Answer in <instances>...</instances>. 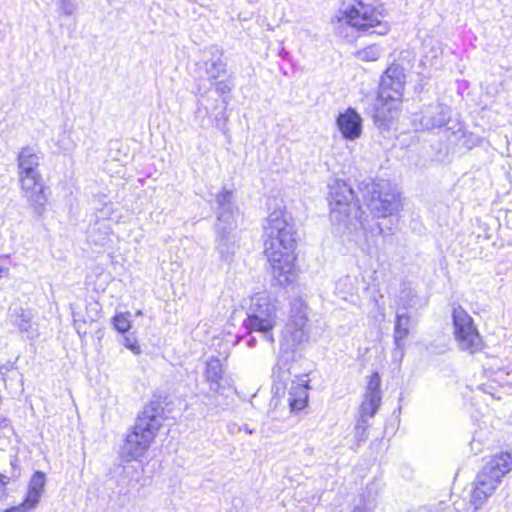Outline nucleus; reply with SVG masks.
Wrapping results in <instances>:
<instances>
[{
	"instance_id": "obj_1",
	"label": "nucleus",
	"mask_w": 512,
	"mask_h": 512,
	"mask_svg": "<svg viewBox=\"0 0 512 512\" xmlns=\"http://www.w3.org/2000/svg\"><path fill=\"white\" fill-rule=\"evenodd\" d=\"M296 246L297 231L292 216L285 208H276L270 212L264 225V253L280 284L290 281Z\"/></svg>"
},
{
	"instance_id": "obj_2",
	"label": "nucleus",
	"mask_w": 512,
	"mask_h": 512,
	"mask_svg": "<svg viewBox=\"0 0 512 512\" xmlns=\"http://www.w3.org/2000/svg\"><path fill=\"white\" fill-rule=\"evenodd\" d=\"M405 79L404 68L393 63L382 75L377 95L367 97L366 112L379 128H388L397 116Z\"/></svg>"
},
{
	"instance_id": "obj_3",
	"label": "nucleus",
	"mask_w": 512,
	"mask_h": 512,
	"mask_svg": "<svg viewBox=\"0 0 512 512\" xmlns=\"http://www.w3.org/2000/svg\"><path fill=\"white\" fill-rule=\"evenodd\" d=\"M297 303L299 307H296V304H294L291 309L283 339L280 342V355L272 368L273 389H275L277 394L284 393L288 383L292 381L290 364L294 358L295 347L308 338L306 330L308 321L307 306L300 300Z\"/></svg>"
},
{
	"instance_id": "obj_4",
	"label": "nucleus",
	"mask_w": 512,
	"mask_h": 512,
	"mask_svg": "<svg viewBox=\"0 0 512 512\" xmlns=\"http://www.w3.org/2000/svg\"><path fill=\"white\" fill-rule=\"evenodd\" d=\"M160 401H150L137 417L135 425L120 447L119 457L124 462L139 461L149 449L164 420Z\"/></svg>"
},
{
	"instance_id": "obj_5",
	"label": "nucleus",
	"mask_w": 512,
	"mask_h": 512,
	"mask_svg": "<svg viewBox=\"0 0 512 512\" xmlns=\"http://www.w3.org/2000/svg\"><path fill=\"white\" fill-rule=\"evenodd\" d=\"M328 201L330 220L334 225L349 231L363 228V212L353 189L345 181L336 179L329 184Z\"/></svg>"
},
{
	"instance_id": "obj_6",
	"label": "nucleus",
	"mask_w": 512,
	"mask_h": 512,
	"mask_svg": "<svg viewBox=\"0 0 512 512\" xmlns=\"http://www.w3.org/2000/svg\"><path fill=\"white\" fill-rule=\"evenodd\" d=\"M512 469V454L501 452L491 456L479 471L471 493V506L480 509L490 497L502 478Z\"/></svg>"
},
{
	"instance_id": "obj_7",
	"label": "nucleus",
	"mask_w": 512,
	"mask_h": 512,
	"mask_svg": "<svg viewBox=\"0 0 512 512\" xmlns=\"http://www.w3.org/2000/svg\"><path fill=\"white\" fill-rule=\"evenodd\" d=\"M346 8L339 21L364 34L385 35L388 24L383 22L378 12V0H346Z\"/></svg>"
},
{
	"instance_id": "obj_8",
	"label": "nucleus",
	"mask_w": 512,
	"mask_h": 512,
	"mask_svg": "<svg viewBox=\"0 0 512 512\" xmlns=\"http://www.w3.org/2000/svg\"><path fill=\"white\" fill-rule=\"evenodd\" d=\"M277 324L276 306L266 293H257L250 298L243 326L247 334L258 332L263 340L274 346L273 329Z\"/></svg>"
},
{
	"instance_id": "obj_9",
	"label": "nucleus",
	"mask_w": 512,
	"mask_h": 512,
	"mask_svg": "<svg viewBox=\"0 0 512 512\" xmlns=\"http://www.w3.org/2000/svg\"><path fill=\"white\" fill-rule=\"evenodd\" d=\"M363 201L375 217H387L400 206V194L388 180L363 181L359 186Z\"/></svg>"
},
{
	"instance_id": "obj_10",
	"label": "nucleus",
	"mask_w": 512,
	"mask_h": 512,
	"mask_svg": "<svg viewBox=\"0 0 512 512\" xmlns=\"http://www.w3.org/2000/svg\"><path fill=\"white\" fill-rule=\"evenodd\" d=\"M452 320L454 336L459 349L471 354L479 351L482 347V339L473 318L458 305L453 307Z\"/></svg>"
},
{
	"instance_id": "obj_11",
	"label": "nucleus",
	"mask_w": 512,
	"mask_h": 512,
	"mask_svg": "<svg viewBox=\"0 0 512 512\" xmlns=\"http://www.w3.org/2000/svg\"><path fill=\"white\" fill-rule=\"evenodd\" d=\"M450 118V106L435 102L424 105L420 113L415 115L413 123L417 129L432 131L444 127Z\"/></svg>"
},
{
	"instance_id": "obj_12",
	"label": "nucleus",
	"mask_w": 512,
	"mask_h": 512,
	"mask_svg": "<svg viewBox=\"0 0 512 512\" xmlns=\"http://www.w3.org/2000/svg\"><path fill=\"white\" fill-rule=\"evenodd\" d=\"M210 205L216 215L215 226L229 225L230 227H237L239 208L235 203L233 191L223 188L215 194L214 199L210 201Z\"/></svg>"
},
{
	"instance_id": "obj_13",
	"label": "nucleus",
	"mask_w": 512,
	"mask_h": 512,
	"mask_svg": "<svg viewBox=\"0 0 512 512\" xmlns=\"http://www.w3.org/2000/svg\"><path fill=\"white\" fill-rule=\"evenodd\" d=\"M236 228L229 225L215 226V250L223 262L230 263L239 248V237Z\"/></svg>"
},
{
	"instance_id": "obj_14",
	"label": "nucleus",
	"mask_w": 512,
	"mask_h": 512,
	"mask_svg": "<svg viewBox=\"0 0 512 512\" xmlns=\"http://www.w3.org/2000/svg\"><path fill=\"white\" fill-rule=\"evenodd\" d=\"M19 179L22 190L30 204L34 207V211L41 215L44 211L46 197L40 173H33L32 175L19 174Z\"/></svg>"
},
{
	"instance_id": "obj_15",
	"label": "nucleus",
	"mask_w": 512,
	"mask_h": 512,
	"mask_svg": "<svg viewBox=\"0 0 512 512\" xmlns=\"http://www.w3.org/2000/svg\"><path fill=\"white\" fill-rule=\"evenodd\" d=\"M336 126L343 139L355 141L363 132V119L353 107H348L336 117Z\"/></svg>"
},
{
	"instance_id": "obj_16",
	"label": "nucleus",
	"mask_w": 512,
	"mask_h": 512,
	"mask_svg": "<svg viewBox=\"0 0 512 512\" xmlns=\"http://www.w3.org/2000/svg\"><path fill=\"white\" fill-rule=\"evenodd\" d=\"M203 374L209 385V390L213 393L221 394L230 385L229 378L226 376L223 364L218 357L212 356L206 360Z\"/></svg>"
},
{
	"instance_id": "obj_17",
	"label": "nucleus",
	"mask_w": 512,
	"mask_h": 512,
	"mask_svg": "<svg viewBox=\"0 0 512 512\" xmlns=\"http://www.w3.org/2000/svg\"><path fill=\"white\" fill-rule=\"evenodd\" d=\"M381 400V377L378 372H374L369 378L364 399L360 406L361 411L374 416L380 407Z\"/></svg>"
},
{
	"instance_id": "obj_18",
	"label": "nucleus",
	"mask_w": 512,
	"mask_h": 512,
	"mask_svg": "<svg viewBox=\"0 0 512 512\" xmlns=\"http://www.w3.org/2000/svg\"><path fill=\"white\" fill-rule=\"evenodd\" d=\"M112 228L106 218L97 219L87 231V241L96 247H106L111 242Z\"/></svg>"
},
{
	"instance_id": "obj_19",
	"label": "nucleus",
	"mask_w": 512,
	"mask_h": 512,
	"mask_svg": "<svg viewBox=\"0 0 512 512\" xmlns=\"http://www.w3.org/2000/svg\"><path fill=\"white\" fill-rule=\"evenodd\" d=\"M17 162L19 174L32 175L33 173H39L40 156L32 146H25L20 150Z\"/></svg>"
},
{
	"instance_id": "obj_20",
	"label": "nucleus",
	"mask_w": 512,
	"mask_h": 512,
	"mask_svg": "<svg viewBox=\"0 0 512 512\" xmlns=\"http://www.w3.org/2000/svg\"><path fill=\"white\" fill-rule=\"evenodd\" d=\"M288 391V403L292 412L304 409L308 403V385L306 381H291Z\"/></svg>"
},
{
	"instance_id": "obj_21",
	"label": "nucleus",
	"mask_w": 512,
	"mask_h": 512,
	"mask_svg": "<svg viewBox=\"0 0 512 512\" xmlns=\"http://www.w3.org/2000/svg\"><path fill=\"white\" fill-rule=\"evenodd\" d=\"M411 325V317L407 312H396L395 325H394V344L396 349L403 351L405 347V340L409 336Z\"/></svg>"
},
{
	"instance_id": "obj_22",
	"label": "nucleus",
	"mask_w": 512,
	"mask_h": 512,
	"mask_svg": "<svg viewBox=\"0 0 512 512\" xmlns=\"http://www.w3.org/2000/svg\"><path fill=\"white\" fill-rule=\"evenodd\" d=\"M46 480L44 472L35 471L29 480L25 498L38 506L45 491Z\"/></svg>"
},
{
	"instance_id": "obj_23",
	"label": "nucleus",
	"mask_w": 512,
	"mask_h": 512,
	"mask_svg": "<svg viewBox=\"0 0 512 512\" xmlns=\"http://www.w3.org/2000/svg\"><path fill=\"white\" fill-rule=\"evenodd\" d=\"M12 322L20 332L29 333L32 327V314L23 308L15 309L12 314Z\"/></svg>"
},
{
	"instance_id": "obj_24",
	"label": "nucleus",
	"mask_w": 512,
	"mask_h": 512,
	"mask_svg": "<svg viewBox=\"0 0 512 512\" xmlns=\"http://www.w3.org/2000/svg\"><path fill=\"white\" fill-rule=\"evenodd\" d=\"M205 73L210 80H215L226 72V63L218 57L216 59L206 60L203 63Z\"/></svg>"
},
{
	"instance_id": "obj_25",
	"label": "nucleus",
	"mask_w": 512,
	"mask_h": 512,
	"mask_svg": "<svg viewBox=\"0 0 512 512\" xmlns=\"http://www.w3.org/2000/svg\"><path fill=\"white\" fill-rule=\"evenodd\" d=\"M359 419L357 421V424L354 428V436L358 443L365 442L367 439V428L369 426L368 421L373 416H370V413H365L364 411H361V408L359 409Z\"/></svg>"
},
{
	"instance_id": "obj_26",
	"label": "nucleus",
	"mask_w": 512,
	"mask_h": 512,
	"mask_svg": "<svg viewBox=\"0 0 512 512\" xmlns=\"http://www.w3.org/2000/svg\"><path fill=\"white\" fill-rule=\"evenodd\" d=\"M11 466H12V471H11L10 476L4 475V474H0V499H2L3 497L6 496V485L9 483V481L11 479L12 480H17L20 477V475H21V469H20V466L18 464V458L17 457H14L11 460Z\"/></svg>"
},
{
	"instance_id": "obj_27",
	"label": "nucleus",
	"mask_w": 512,
	"mask_h": 512,
	"mask_svg": "<svg viewBox=\"0 0 512 512\" xmlns=\"http://www.w3.org/2000/svg\"><path fill=\"white\" fill-rule=\"evenodd\" d=\"M228 103H229L228 100L226 98H223L222 110L214 116L215 127L218 130H220L223 133V135L226 137L229 136V130L227 128V121H228L229 116L226 111Z\"/></svg>"
},
{
	"instance_id": "obj_28",
	"label": "nucleus",
	"mask_w": 512,
	"mask_h": 512,
	"mask_svg": "<svg viewBox=\"0 0 512 512\" xmlns=\"http://www.w3.org/2000/svg\"><path fill=\"white\" fill-rule=\"evenodd\" d=\"M130 312L117 313L112 317V324L116 331L124 335L131 329Z\"/></svg>"
},
{
	"instance_id": "obj_29",
	"label": "nucleus",
	"mask_w": 512,
	"mask_h": 512,
	"mask_svg": "<svg viewBox=\"0 0 512 512\" xmlns=\"http://www.w3.org/2000/svg\"><path fill=\"white\" fill-rule=\"evenodd\" d=\"M383 50L379 45L372 44L357 52V57L362 61H376Z\"/></svg>"
},
{
	"instance_id": "obj_30",
	"label": "nucleus",
	"mask_w": 512,
	"mask_h": 512,
	"mask_svg": "<svg viewBox=\"0 0 512 512\" xmlns=\"http://www.w3.org/2000/svg\"><path fill=\"white\" fill-rule=\"evenodd\" d=\"M416 304V293L412 288L406 287L401 290L399 295V305L407 310Z\"/></svg>"
},
{
	"instance_id": "obj_31",
	"label": "nucleus",
	"mask_w": 512,
	"mask_h": 512,
	"mask_svg": "<svg viewBox=\"0 0 512 512\" xmlns=\"http://www.w3.org/2000/svg\"><path fill=\"white\" fill-rule=\"evenodd\" d=\"M122 344L129 349L132 353L135 355H138L141 353L140 345L137 342V339L133 334H124L122 335Z\"/></svg>"
},
{
	"instance_id": "obj_32",
	"label": "nucleus",
	"mask_w": 512,
	"mask_h": 512,
	"mask_svg": "<svg viewBox=\"0 0 512 512\" xmlns=\"http://www.w3.org/2000/svg\"><path fill=\"white\" fill-rule=\"evenodd\" d=\"M37 508L33 502L24 497L23 501L16 505L9 507L4 510V512H32Z\"/></svg>"
},
{
	"instance_id": "obj_33",
	"label": "nucleus",
	"mask_w": 512,
	"mask_h": 512,
	"mask_svg": "<svg viewBox=\"0 0 512 512\" xmlns=\"http://www.w3.org/2000/svg\"><path fill=\"white\" fill-rule=\"evenodd\" d=\"M497 378L499 379L502 386H507L509 389H512V370H500L498 372Z\"/></svg>"
},
{
	"instance_id": "obj_34",
	"label": "nucleus",
	"mask_w": 512,
	"mask_h": 512,
	"mask_svg": "<svg viewBox=\"0 0 512 512\" xmlns=\"http://www.w3.org/2000/svg\"><path fill=\"white\" fill-rule=\"evenodd\" d=\"M59 7L66 16H71L76 10V4L72 0H61Z\"/></svg>"
},
{
	"instance_id": "obj_35",
	"label": "nucleus",
	"mask_w": 512,
	"mask_h": 512,
	"mask_svg": "<svg viewBox=\"0 0 512 512\" xmlns=\"http://www.w3.org/2000/svg\"><path fill=\"white\" fill-rule=\"evenodd\" d=\"M232 83L229 80H221L215 83V90L218 94H227L232 90Z\"/></svg>"
},
{
	"instance_id": "obj_36",
	"label": "nucleus",
	"mask_w": 512,
	"mask_h": 512,
	"mask_svg": "<svg viewBox=\"0 0 512 512\" xmlns=\"http://www.w3.org/2000/svg\"><path fill=\"white\" fill-rule=\"evenodd\" d=\"M208 115L207 107L203 106L199 101L197 102V108L195 110V119L200 120V126H203V122Z\"/></svg>"
},
{
	"instance_id": "obj_37",
	"label": "nucleus",
	"mask_w": 512,
	"mask_h": 512,
	"mask_svg": "<svg viewBox=\"0 0 512 512\" xmlns=\"http://www.w3.org/2000/svg\"><path fill=\"white\" fill-rule=\"evenodd\" d=\"M470 447L475 454H478L482 451V442L480 440V436L477 433L474 434L472 441L470 442Z\"/></svg>"
},
{
	"instance_id": "obj_38",
	"label": "nucleus",
	"mask_w": 512,
	"mask_h": 512,
	"mask_svg": "<svg viewBox=\"0 0 512 512\" xmlns=\"http://www.w3.org/2000/svg\"><path fill=\"white\" fill-rule=\"evenodd\" d=\"M13 368V364H4L0 366V380L5 382L6 374Z\"/></svg>"
},
{
	"instance_id": "obj_39",
	"label": "nucleus",
	"mask_w": 512,
	"mask_h": 512,
	"mask_svg": "<svg viewBox=\"0 0 512 512\" xmlns=\"http://www.w3.org/2000/svg\"><path fill=\"white\" fill-rule=\"evenodd\" d=\"M11 429V421L7 417H0V429Z\"/></svg>"
},
{
	"instance_id": "obj_40",
	"label": "nucleus",
	"mask_w": 512,
	"mask_h": 512,
	"mask_svg": "<svg viewBox=\"0 0 512 512\" xmlns=\"http://www.w3.org/2000/svg\"><path fill=\"white\" fill-rule=\"evenodd\" d=\"M257 344V340L254 336H250L247 341H246V345L249 347V348H254Z\"/></svg>"
},
{
	"instance_id": "obj_41",
	"label": "nucleus",
	"mask_w": 512,
	"mask_h": 512,
	"mask_svg": "<svg viewBox=\"0 0 512 512\" xmlns=\"http://www.w3.org/2000/svg\"><path fill=\"white\" fill-rule=\"evenodd\" d=\"M244 430H245V432H246V433H248V434H253V433H254V431H255L254 429H250V428L248 427V425H245V426H244Z\"/></svg>"
},
{
	"instance_id": "obj_42",
	"label": "nucleus",
	"mask_w": 512,
	"mask_h": 512,
	"mask_svg": "<svg viewBox=\"0 0 512 512\" xmlns=\"http://www.w3.org/2000/svg\"><path fill=\"white\" fill-rule=\"evenodd\" d=\"M243 339V336H237L234 344H238Z\"/></svg>"
},
{
	"instance_id": "obj_43",
	"label": "nucleus",
	"mask_w": 512,
	"mask_h": 512,
	"mask_svg": "<svg viewBox=\"0 0 512 512\" xmlns=\"http://www.w3.org/2000/svg\"><path fill=\"white\" fill-rule=\"evenodd\" d=\"M484 392H485V393H489V394H490V396L494 397V394H493L492 392L488 391L487 389H484Z\"/></svg>"
},
{
	"instance_id": "obj_44",
	"label": "nucleus",
	"mask_w": 512,
	"mask_h": 512,
	"mask_svg": "<svg viewBox=\"0 0 512 512\" xmlns=\"http://www.w3.org/2000/svg\"><path fill=\"white\" fill-rule=\"evenodd\" d=\"M101 214H102L103 216H107V215L109 214V211L105 212V211H103V210H102V211H101Z\"/></svg>"
}]
</instances>
